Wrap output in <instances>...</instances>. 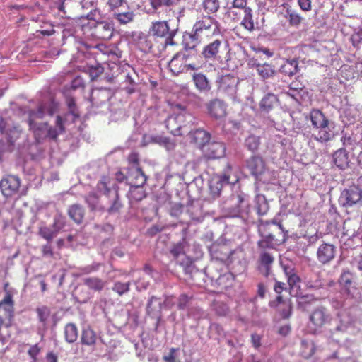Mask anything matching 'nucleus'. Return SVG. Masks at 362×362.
I'll list each match as a JSON object with an SVG mask.
<instances>
[{"instance_id": "26", "label": "nucleus", "mask_w": 362, "mask_h": 362, "mask_svg": "<svg viewBox=\"0 0 362 362\" xmlns=\"http://www.w3.org/2000/svg\"><path fill=\"white\" fill-rule=\"evenodd\" d=\"M136 14L134 10L127 8L126 11H122L119 9L113 12L112 17L120 25H125L134 22Z\"/></svg>"}, {"instance_id": "10", "label": "nucleus", "mask_w": 362, "mask_h": 362, "mask_svg": "<svg viewBox=\"0 0 362 362\" xmlns=\"http://www.w3.org/2000/svg\"><path fill=\"white\" fill-rule=\"evenodd\" d=\"M226 145L221 141H209L202 150L203 157L206 160H215L223 158L226 154Z\"/></svg>"}, {"instance_id": "9", "label": "nucleus", "mask_w": 362, "mask_h": 362, "mask_svg": "<svg viewBox=\"0 0 362 362\" xmlns=\"http://www.w3.org/2000/svg\"><path fill=\"white\" fill-rule=\"evenodd\" d=\"M237 181L238 179L236 177L230 180V175L226 173H224L223 175H213L209 181L210 194L213 198H217L221 195L224 185H234Z\"/></svg>"}, {"instance_id": "2", "label": "nucleus", "mask_w": 362, "mask_h": 362, "mask_svg": "<svg viewBox=\"0 0 362 362\" xmlns=\"http://www.w3.org/2000/svg\"><path fill=\"white\" fill-rule=\"evenodd\" d=\"M220 34L219 23L212 16H204L196 21L193 26V37L200 42L209 41Z\"/></svg>"}, {"instance_id": "58", "label": "nucleus", "mask_w": 362, "mask_h": 362, "mask_svg": "<svg viewBox=\"0 0 362 362\" xmlns=\"http://www.w3.org/2000/svg\"><path fill=\"white\" fill-rule=\"evenodd\" d=\"M233 8H245V11L251 8L247 6V0H233L231 6H230Z\"/></svg>"}, {"instance_id": "27", "label": "nucleus", "mask_w": 362, "mask_h": 362, "mask_svg": "<svg viewBox=\"0 0 362 362\" xmlns=\"http://www.w3.org/2000/svg\"><path fill=\"white\" fill-rule=\"evenodd\" d=\"M127 173L130 185L143 187L147 181V176L141 167H137L136 170L132 172L129 170Z\"/></svg>"}, {"instance_id": "39", "label": "nucleus", "mask_w": 362, "mask_h": 362, "mask_svg": "<svg viewBox=\"0 0 362 362\" xmlns=\"http://www.w3.org/2000/svg\"><path fill=\"white\" fill-rule=\"evenodd\" d=\"M150 5L154 12L160 14L161 11L170 12L173 4L169 0H149Z\"/></svg>"}, {"instance_id": "5", "label": "nucleus", "mask_w": 362, "mask_h": 362, "mask_svg": "<svg viewBox=\"0 0 362 362\" xmlns=\"http://www.w3.org/2000/svg\"><path fill=\"white\" fill-rule=\"evenodd\" d=\"M309 320L315 333L320 331L326 326L331 325L333 317L327 308L320 306L315 308L311 312L309 316Z\"/></svg>"}, {"instance_id": "1", "label": "nucleus", "mask_w": 362, "mask_h": 362, "mask_svg": "<svg viewBox=\"0 0 362 362\" xmlns=\"http://www.w3.org/2000/svg\"><path fill=\"white\" fill-rule=\"evenodd\" d=\"M258 231L262 237L258 241L260 248H273L276 245L284 243L288 238V231L285 230L280 223L274 221H259Z\"/></svg>"}, {"instance_id": "41", "label": "nucleus", "mask_w": 362, "mask_h": 362, "mask_svg": "<svg viewBox=\"0 0 362 362\" xmlns=\"http://www.w3.org/2000/svg\"><path fill=\"white\" fill-rule=\"evenodd\" d=\"M240 25L250 33L255 30V21L253 19L252 8H250L249 10L245 11V13L243 16V19L241 20Z\"/></svg>"}, {"instance_id": "37", "label": "nucleus", "mask_w": 362, "mask_h": 362, "mask_svg": "<svg viewBox=\"0 0 362 362\" xmlns=\"http://www.w3.org/2000/svg\"><path fill=\"white\" fill-rule=\"evenodd\" d=\"M276 300L279 304L278 310L284 319L290 317L292 313V305L290 300H284L281 296H278Z\"/></svg>"}, {"instance_id": "44", "label": "nucleus", "mask_w": 362, "mask_h": 362, "mask_svg": "<svg viewBox=\"0 0 362 362\" xmlns=\"http://www.w3.org/2000/svg\"><path fill=\"white\" fill-rule=\"evenodd\" d=\"M260 144V137L254 134L249 135L245 139V147L252 152L257 151Z\"/></svg>"}, {"instance_id": "38", "label": "nucleus", "mask_w": 362, "mask_h": 362, "mask_svg": "<svg viewBox=\"0 0 362 362\" xmlns=\"http://www.w3.org/2000/svg\"><path fill=\"white\" fill-rule=\"evenodd\" d=\"M316 346L313 341L303 339L300 342V351L303 358L308 359L311 358L315 353Z\"/></svg>"}, {"instance_id": "8", "label": "nucleus", "mask_w": 362, "mask_h": 362, "mask_svg": "<svg viewBox=\"0 0 362 362\" xmlns=\"http://www.w3.org/2000/svg\"><path fill=\"white\" fill-rule=\"evenodd\" d=\"M149 33L157 37H166L165 47L174 45L173 37L175 32L170 30L168 23L165 21L153 22Z\"/></svg>"}, {"instance_id": "56", "label": "nucleus", "mask_w": 362, "mask_h": 362, "mask_svg": "<svg viewBox=\"0 0 362 362\" xmlns=\"http://www.w3.org/2000/svg\"><path fill=\"white\" fill-rule=\"evenodd\" d=\"M184 206L180 203H175L172 205L170 214L174 217H179L183 211Z\"/></svg>"}, {"instance_id": "28", "label": "nucleus", "mask_w": 362, "mask_h": 362, "mask_svg": "<svg viewBox=\"0 0 362 362\" xmlns=\"http://www.w3.org/2000/svg\"><path fill=\"white\" fill-rule=\"evenodd\" d=\"M69 218L76 224L83 223L85 217V209L78 204H74L69 206L67 210Z\"/></svg>"}, {"instance_id": "18", "label": "nucleus", "mask_w": 362, "mask_h": 362, "mask_svg": "<svg viewBox=\"0 0 362 362\" xmlns=\"http://www.w3.org/2000/svg\"><path fill=\"white\" fill-rule=\"evenodd\" d=\"M63 219L64 218L62 216H59L58 217L54 218L53 227L54 228L55 230L47 226L40 227L38 231L39 235L48 242L51 241L56 235L57 232L64 226Z\"/></svg>"}, {"instance_id": "47", "label": "nucleus", "mask_w": 362, "mask_h": 362, "mask_svg": "<svg viewBox=\"0 0 362 362\" xmlns=\"http://www.w3.org/2000/svg\"><path fill=\"white\" fill-rule=\"evenodd\" d=\"M130 282L123 283L121 281H115L112 288V291L117 293L119 296H122L123 294L129 292L130 290Z\"/></svg>"}, {"instance_id": "15", "label": "nucleus", "mask_w": 362, "mask_h": 362, "mask_svg": "<svg viewBox=\"0 0 362 362\" xmlns=\"http://www.w3.org/2000/svg\"><path fill=\"white\" fill-rule=\"evenodd\" d=\"M188 57L183 52H179L174 55L168 63L170 71L175 76L186 70Z\"/></svg>"}, {"instance_id": "57", "label": "nucleus", "mask_w": 362, "mask_h": 362, "mask_svg": "<svg viewBox=\"0 0 362 362\" xmlns=\"http://www.w3.org/2000/svg\"><path fill=\"white\" fill-rule=\"evenodd\" d=\"M300 281L301 279L296 272L287 277V282L291 288H293L298 284H300Z\"/></svg>"}, {"instance_id": "46", "label": "nucleus", "mask_w": 362, "mask_h": 362, "mask_svg": "<svg viewBox=\"0 0 362 362\" xmlns=\"http://www.w3.org/2000/svg\"><path fill=\"white\" fill-rule=\"evenodd\" d=\"M230 255V252L224 245L218 246L213 251L214 257L221 262H224L228 259Z\"/></svg>"}, {"instance_id": "50", "label": "nucleus", "mask_w": 362, "mask_h": 362, "mask_svg": "<svg viewBox=\"0 0 362 362\" xmlns=\"http://www.w3.org/2000/svg\"><path fill=\"white\" fill-rule=\"evenodd\" d=\"M85 200L91 210H95L98 209L99 197L95 192L89 193L86 197Z\"/></svg>"}, {"instance_id": "19", "label": "nucleus", "mask_w": 362, "mask_h": 362, "mask_svg": "<svg viewBox=\"0 0 362 362\" xmlns=\"http://www.w3.org/2000/svg\"><path fill=\"white\" fill-rule=\"evenodd\" d=\"M336 247L332 244H321L317 251L318 261L322 264L330 262L335 257Z\"/></svg>"}, {"instance_id": "49", "label": "nucleus", "mask_w": 362, "mask_h": 362, "mask_svg": "<svg viewBox=\"0 0 362 362\" xmlns=\"http://www.w3.org/2000/svg\"><path fill=\"white\" fill-rule=\"evenodd\" d=\"M36 313L39 320L43 323L47 321L51 314L50 309L46 305L37 308Z\"/></svg>"}, {"instance_id": "32", "label": "nucleus", "mask_w": 362, "mask_h": 362, "mask_svg": "<svg viewBox=\"0 0 362 362\" xmlns=\"http://www.w3.org/2000/svg\"><path fill=\"white\" fill-rule=\"evenodd\" d=\"M278 102L279 100L276 95L273 93H268L261 100L259 108L262 112H269L277 105Z\"/></svg>"}, {"instance_id": "45", "label": "nucleus", "mask_w": 362, "mask_h": 362, "mask_svg": "<svg viewBox=\"0 0 362 362\" xmlns=\"http://www.w3.org/2000/svg\"><path fill=\"white\" fill-rule=\"evenodd\" d=\"M146 197L145 191L142 189V187H136L134 185H130L129 192V197L132 200L139 202L142 200Z\"/></svg>"}, {"instance_id": "42", "label": "nucleus", "mask_w": 362, "mask_h": 362, "mask_svg": "<svg viewBox=\"0 0 362 362\" xmlns=\"http://www.w3.org/2000/svg\"><path fill=\"white\" fill-rule=\"evenodd\" d=\"M78 328L74 323H68L64 327V337L68 343H74L78 339Z\"/></svg>"}, {"instance_id": "36", "label": "nucleus", "mask_w": 362, "mask_h": 362, "mask_svg": "<svg viewBox=\"0 0 362 362\" xmlns=\"http://www.w3.org/2000/svg\"><path fill=\"white\" fill-rule=\"evenodd\" d=\"M158 300V298L152 296L147 304L146 306V313L151 317H157L158 320L160 317V310H161V303L160 302L156 303Z\"/></svg>"}, {"instance_id": "11", "label": "nucleus", "mask_w": 362, "mask_h": 362, "mask_svg": "<svg viewBox=\"0 0 362 362\" xmlns=\"http://www.w3.org/2000/svg\"><path fill=\"white\" fill-rule=\"evenodd\" d=\"M216 83L219 92L233 96L236 92L238 79L231 74H226L221 76Z\"/></svg>"}, {"instance_id": "54", "label": "nucleus", "mask_w": 362, "mask_h": 362, "mask_svg": "<svg viewBox=\"0 0 362 362\" xmlns=\"http://www.w3.org/2000/svg\"><path fill=\"white\" fill-rule=\"evenodd\" d=\"M125 3V0H107L106 4L110 12L117 11Z\"/></svg>"}, {"instance_id": "35", "label": "nucleus", "mask_w": 362, "mask_h": 362, "mask_svg": "<svg viewBox=\"0 0 362 362\" xmlns=\"http://www.w3.org/2000/svg\"><path fill=\"white\" fill-rule=\"evenodd\" d=\"M280 72L288 76H292L298 71V62L296 59H286L281 64Z\"/></svg>"}, {"instance_id": "4", "label": "nucleus", "mask_w": 362, "mask_h": 362, "mask_svg": "<svg viewBox=\"0 0 362 362\" xmlns=\"http://www.w3.org/2000/svg\"><path fill=\"white\" fill-rule=\"evenodd\" d=\"M45 113V106L42 104L38 106L37 110H30L28 112V123L29 128L33 131L37 141L45 138L47 132V122L37 124L35 122V119L42 118Z\"/></svg>"}, {"instance_id": "64", "label": "nucleus", "mask_w": 362, "mask_h": 362, "mask_svg": "<svg viewBox=\"0 0 362 362\" xmlns=\"http://www.w3.org/2000/svg\"><path fill=\"white\" fill-rule=\"evenodd\" d=\"M302 19V17L298 13H292L289 14L288 21L291 25L297 26L300 25Z\"/></svg>"}, {"instance_id": "14", "label": "nucleus", "mask_w": 362, "mask_h": 362, "mask_svg": "<svg viewBox=\"0 0 362 362\" xmlns=\"http://www.w3.org/2000/svg\"><path fill=\"white\" fill-rule=\"evenodd\" d=\"M247 168L250 173L255 177L263 175L267 170L265 160L262 156L255 155L248 158L246 161Z\"/></svg>"}, {"instance_id": "29", "label": "nucleus", "mask_w": 362, "mask_h": 362, "mask_svg": "<svg viewBox=\"0 0 362 362\" xmlns=\"http://www.w3.org/2000/svg\"><path fill=\"white\" fill-rule=\"evenodd\" d=\"M332 158L334 164L339 169L344 170L349 167V156L345 148H341L334 151Z\"/></svg>"}, {"instance_id": "48", "label": "nucleus", "mask_w": 362, "mask_h": 362, "mask_svg": "<svg viewBox=\"0 0 362 362\" xmlns=\"http://www.w3.org/2000/svg\"><path fill=\"white\" fill-rule=\"evenodd\" d=\"M214 310L219 316H226L229 313V308L227 304L223 302L214 301Z\"/></svg>"}, {"instance_id": "63", "label": "nucleus", "mask_w": 362, "mask_h": 362, "mask_svg": "<svg viewBox=\"0 0 362 362\" xmlns=\"http://www.w3.org/2000/svg\"><path fill=\"white\" fill-rule=\"evenodd\" d=\"M178 351L177 348H171L169 354L163 356V360L165 362H176V352Z\"/></svg>"}, {"instance_id": "55", "label": "nucleus", "mask_w": 362, "mask_h": 362, "mask_svg": "<svg viewBox=\"0 0 362 362\" xmlns=\"http://www.w3.org/2000/svg\"><path fill=\"white\" fill-rule=\"evenodd\" d=\"M84 88H85V81L81 76H77L72 80V81L71 83V86H70V88L71 90H74L79 89V88L83 89Z\"/></svg>"}, {"instance_id": "34", "label": "nucleus", "mask_w": 362, "mask_h": 362, "mask_svg": "<svg viewBox=\"0 0 362 362\" xmlns=\"http://www.w3.org/2000/svg\"><path fill=\"white\" fill-rule=\"evenodd\" d=\"M200 6L206 16H211L219 11L221 1L220 0H202Z\"/></svg>"}, {"instance_id": "25", "label": "nucleus", "mask_w": 362, "mask_h": 362, "mask_svg": "<svg viewBox=\"0 0 362 362\" xmlns=\"http://www.w3.org/2000/svg\"><path fill=\"white\" fill-rule=\"evenodd\" d=\"M64 123L65 119L59 115L57 116L54 127H51L47 124V132L45 135V138L57 140L58 136L65 132Z\"/></svg>"}, {"instance_id": "30", "label": "nucleus", "mask_w": 362, "mask_h": 362, "mask_svg": "<svg viewBox=\"0 0 362 362\" xmlns=\"http://www.w3.org/2000/svg\"><path fill=\"white\" fill-rule=\"evenodd\" d=\"M107 199V208L106 209L109 214H119L123 207V204L121 201L119 191L116 193L111 194Z\"/></svg>"}, {"instance_id": "52", "label": "nucleus", "mask_w": 362, "mask_h": 362, "mask_svg": "<svg viewBox=\"0 0 362 362\" xmlns=\"http://www.w3.org/2000/svg\"><path fill=\"white\" fill-rule=\"evenodd\" d=\"M170 254L177 259L180 255L185 254L184 245L182 243L175 244L170 250Z\"/></svg>"}, {"instance_id": "7", "label": "nucleus", "mask_w": 362, "mask_h": 362, "mask_svg": "<svg viewBox=\"0 0 362 362\" xmlns=\"http://www.w3.org/2000/svg\"><path fill=\"white\" fill-rule=\"evenodd\" d=\"M21 180L18 176L7 175L0 181V190L2 195L6 198H11L19 192Z\"/></svg>"}, {"instance_id": "16", "label": "nucleus", "mask_w": 362, "mask_h": 362, "mask_svg": "<svg viewBox=\"0 0 362 362\" xmlns=\"http://www.w3.org/2000/svg\"><path fill=\"white\" fill-rule=\"evenodd\" d=\"M221 39H215L204 47L202 54L206 60H215L219 57L222 48Z\"/></svg>"}, {"instance_id": "24", "label": "nucleus", "mask_w": 362, "mask_h": 362, "mask_svg": "<svg viewBox=\"0 0 362 362\" xmlns=\"http://www.w3.org/2000/svg\"><path fill=\"white\" fill-rule=\"evenodd\" d=\"M334 128V127L332 122H329V124H326L324 127L317 128L319 130L317 134L314 137L315 140L321 143L330 141L336 136Z\"/></svg>"}, {"instance_id": "60", "label": "nucleus", "mask_w": 362, "mask_h": 362, "mask_svg": "<svg viewBox=\"0 0 362 362\" xmlns=\"http://www.w3.org/2000/svg\"><path fill=\"white\" fill-rule=\"evenodd\" d=\"M189 297L186 294H181L177 299V308L179 310H184L186 308L189 301Z\"/></svg>"}, {"instance_id": "12", "label": "nucleus", "mask_w": 362, "mask_h": 362, "mask_svg": "<svg viewBox=\"0 0 362 362\" xmlns=\"http://www.w3.org/2000/svg\"><path fill=\"white\" fill-rule=\"evenodd\" d=\"M0 132L4 135L8 142L13 144L18 138L20 131L11 119L0 118Z\"/></svg>"}, {"instance_id": "53", "label": "nucleus", "mask_w": 362, "mask_h": 362, "mask_svg": "<svg viewBox=\"0 0 362 362\" xmlns=\"http://www.w3.org/2000/svg\"><path fill=\"white\" fill-rule=\"evenodd\" d=\"M148 142L153 143V144H167L168 143L169 140L166 137H163L161 136H148L147 135L144 136V139H147Z\"/></svg>"}, {"instance_id": "20", "label": "nucleus", "mask_w": 362, "mask_h": 362, "mask_svg": "<svg viewBox=\"0 0 362 362\" xmlns=\"http://www.w3.org/2000/svg\"><path fill=\"white\" fill-rule=\"evenodd\" d=\"M206 107L209 114L215 119H221L226 115V106L221 100L214 99Z\"/></svg>"}, {"instance_id": "62", "label": "nucleus", "mask_w": 362, "mask_h": 362, "mask_svg": "<svg viewBox=\"0 0 362 362\" xmlns=\"http://www.w3.org/2000/svg\"><path fill=\"white\" fill-rule=\"evenodd\" d=\"M178 351L177 348H171L169 354L163 356V360L165 362H176V352Z\"/></svg>"}, {"instance_id": "59", "label": "nucleus", "mask_w": 362, "mask_h": 362, "mask_svg": "<svg viewBox=\"0 0 362 362\" xmlns=\"http://www.w3.org/2000/svg\"><path fill=\"white\" fill-rule=\"evenodd\" d=\"M351 273L349 271H344L341 275L340 281L345 286H349L352 284Z\"/></svg>"}, {"instance_id": "40", "label": "nucleus", "mask_w": 362, "mask_h": 362, "mask_svg": "<svg viewBox=\"0 0 362 362\" xmlns=\"http://www.w3.org/2000/svg\"><path fill=\"white\" fill-rule=\"evenodd\" d=\"M83 283L89 289L94 291H101L106 285V282L98 277L86 278Z\"/></svg>"}, {"instance_id": "6", "label": "nucleus", "mask_w": 362, "mask_h": 362, "mask_svg": "<svg viewBox=\"0 0 362 362\" xmlns=\"http://www.w3.org/2000/svg\"><path fill=\"white\" fill-rule=\"evenodd\" d=\"M339 201L346 208L362 205V189L357 185L349 186L342 191Z\"/></svg>"}, {"instance_id": "33", "label": "nucleus", "mask_w": 362, "mask_h": 362, "mask_svg": "<svg viewBox=\"0 0 362 362\" xmlns=\"http://www.w3.org/2000/svg\"><path fill=\"white\" fill-rule=\"evenodd\" d=\"M192 80L196 88L200 92H208L211 88L209 81L206 76L202 73L194 74Z\"/></svg>"}, {"instance_id": "43", "label": "nucleus", "mask_w": 362, "mask_h": 362, "mask_svg": "<svg viewBox=\"0 0 362 362\" xmlns=\"http://www.w3.org/2000/svg\"><path fill=\"white\" fill-rule=\"evenodd\" d=\"M257 73L259 76L263 79H267L272 77L275 74L274 66L268 63L261 64L257 65Z\"/></svg>"}, {"instance_id": "17", "label": "nucleus", "mask_w": 362, "mask_h": 362, "mask_svg": "<svg viewBox=\"0 0 362 362\" xmlns=\"http://www.w3.org/2000/svg\"><path fill=\"white\" fill-rule=\"evenodd\" d=\"M189 136L190 142L194 144L201 151L211 139V134L202 129H197L194 131H190Z\"/></svg>"}, {"instance_id": "61", "label": "nucleus", "mask_w": 362, "mask_h": 362, "mask_svg": "<svg viewBox=\"0 0 362 362\" xmlns=\"http://www.w3.org/2000/svg\"><path fill=\"white\" fill-rule=\"evenodd\" d=\"M127 161L129 164L136 166V168L139 166V155L136 152H132L127 157Z\"/></svg>"}, {"instance_id": "3", "label": "nucleus", "mask_w": 362, "mask_h": 362, "mask_svg": "<svg viewBox=\"0 0 362 362\" xmlns=\"http://www.w3.org/2000/svg\"><path fill=\"white\" fill-rule=\"evenodd\" d=\"M96 11H91L88 14V31L90 36L98 40H110L115 32V25L112 21H96L95 14Z\"/></svg>"}, {"instance_id": "13", "label": "nucleus", "mask_w": 362, "mask_h": 362, "mask_svg": "<svg viewBox=\"0 0 362 362\" xmlns=\"http://www.w3.org/2000/svg\"><path fill=\"white\" fill-rule=\"evenodd\" d=\"M165 127L173 135H182V129L185 127V115L181 113L170 115L165 120Z\"/></svg>"}, {"instance_id": "22", "label": "nucleus", "mask_w": 362, "mask_h": 362, "mask_svg": "<svg viewBox=\"0 0 362 362\" xmlns=\"http://www.w3.org/2000/svg\"><path fill=\"white\" fill-rule=\"evenodd\" d=\"M96 189L98 192L104 194L105 198L119 191V187L117 185H111L110 178L107 176H103L100 180L97 183Z\"/></svg>"}, {"instance_id": "21", "label": "nucleus", "mask_w": 362, "mask_h": 362, "mask_svg": "<svg viewBox=\"0 0 362 362\" xmlns=\"http://www.w3.org/2000/svg\"><path fill=\"white\" fill-rule=\"evenodd\" d=\"M98 336L96 332L90 327L83 328L81 332V344L90 351H94L97 344Z\"/></svg>"}, {"instance_id": "23", "label": "nucleus", "mask_w": 362, "mask_h": 362, "mask_svg": "<svg viewBox=\"0 0 362 362\" xmlns=\"http://www.w3.org/2000/svg\"><path fill=\"white\" fill-rule=\"evenodd\" d=\"M274 262V257L272 254L267 252L260 254L258 260V269L264 276L267 277L269 275Z\"/></svg>"}, {"instance_id": "51", "label": "nucleus", "mask_w": 362, "mask_h": 362, "mask_svg": "<svg viewBox=\"0 0 362 362\" xmlns=\"http://www.w3.org/2000/svg\"><path fill=\"white\" fill-rule=\"evenodd\" d=\"M227 13L235 21L240 20L241 17L245 13V8H233L229 7Z\"/></svg>"}, {"instance_id": "31", "label": "nucleus", "mask_w": 362, "mask_h": 362, "mask_svg": "<svg viewBox=\"0 0 362 362\" xmlns=\"http://www.w3.org/2000/svg\"><path fill=\"white\" fill-rule=\"evenodd\" d=\"M310 118L313 126L316 129L324 127L326 124H329L330 122L325 114L318 109L311 110Z\"/></svg>"}]
</instances>
